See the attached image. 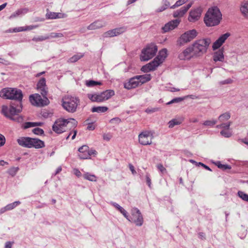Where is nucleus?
Returning <instances> with one entry per match:
<instances>
[{
	"label": "nucleus",
	"mask_w": 248,
	"mask_h": 248,
	"mask_svg": "<svg viewBox=\"0 0 248 248\" xmlns=\"http://www.w3.org/2000/svg\"><path fill=\"white\" fill-rule=\"evenodd\" d=\"M35 124L33 122H26L23 124L22 127L24 129H27L30 127L35 126Z\"/></svg>",
	"instance_id": "obj_50"
},
{
	"label": "nucleus",
	"mask_w": 248,
	"mask_h": 248,
	"mask_svg": "<svg viewBox=\"0 0 248 248\" xmlns=\"http://www.w3.org/2000/svg\"><path fill=\"white\" fill-rule=\"evenodd\" d=\"M32 132L34 134H35L36 135H42L44 134L43 130L39 127H36V128H34L32 130Z\"/></svg>",
	"instance_id": "obj_51"
},
{
	"label": "nucleus",
	"mask_w": 248,
	"mask_h": 248,
	"mask_svg": "<svg viewBox=\"0 0 248 248\" xmlns=\"http://www.w3.org/2000/svg\"><path fill=\"white\" fill-rule=\"evenodd\" d=\"M31 138L21 137L17 140L18 144L22 147L30 148Z\"/></svg>",
	"instance_id": "obj_22"
},
{
	"label": "nucleus",
	"mask_w": 248,
	"mask_h": 248,
	"mask_svg": "<svg viewBox=\"0 0 248 248\" xmlns=\"http://www.w3.org/2000/svg\"><path fill=\"white\" fill-rule=\"evenodd\" d=\"M132 219L133 222L138 226H141L143 222L142 216L140 211L137 208H133L132 210Z\"/></svg>",
	"instance_id": "obj_12"
},
{
	"label": "nucleus",
	"mask_w": 248,
	"mask_h": 248,
	"mask_svg": "<svg viewBox=\"0 0 248 248\" xmlns=\"http://www.w3.org/2000/svg\"><path fill=\"white\" fill-rule=\"evenodd\" d=\"M21 203L19 201H16L13 203L7 204L6 208L7 211L12 210Z\"/></svg>",
	"instance_id": "obj_35"
},
{
	"label": "nucleus",
	"mask_w": 248,
	"mask_h": 248,
	"mask_svg": "<svg viewBox=\"0 0 248 248\" xmlns=\"http://www.w3.org/2000/svg\"><path fill=\"white\" fill-rule=\"evenodd\" d=\"M113 30L115 34H116V36H117L125 32L126 30V28L125 27H122L114 29Z\"/></svg>",
	"instance_id": "obj_38"
},
{
	"label": "nucleus",
	"mask_w": 248,
	"mask_h": 248,
	"mask_svg": "<svg viewBox=\"0 0 248 248\" xmlns=\"http://www.w3.org/2000/svg\"><path fill=\"white\" fill-rule=\"evenodd\" d=\"M109 122L110 123L119 124V123H120L121 120L119 118L116 117V118L111 119Z\"/></svg>",
	"instance_id": "obj_58"
},
{
	"label": "nucleus",
	"mask_w": 248,
	"mask_h": 248,
	"mask_svg": "<svg viewBox=\"0 0 248 248\" xmlns=\"http://www.w3.org/2000/svg\"><path fill=\"white\" fill-rule=\"evenodd\" d=\"M233 80L231 78H228L219 82L220 85L229 84L232 83Z\"/></svg>",
	"instance_id": "obj_52"
},
{
	"label": "nucleus",
	"mask_w": 248,
	"mask_h": 248,
	"mask_svg": "<svg viewBox=\"0 0 248 248\" xmlns=\"http://www.w3.org/2000/svg\"><path fill=\"white\" fill-rule=\"evenodd\" d=\"M157 51V47L154 44H151L143 49L140 59L141 61H147L152 59L156 54Z\"/></svg>",
	"instance_id": "obj_7"
},
{
	"label": "nucleus",
	"mask_w": 248,
	"mask_h": 248,
	"mask_svg": "<svg viewBox=\"0 0 248 248\" xmlns=\"http://www.w3.org/2000/svg\"><path fill=\"white\" fill-rule=\"evenodd\" d=\"M114 95V92L111 90H106L100 93L88 94V98L93 102H101L108 99Z\"/></svg>",
	"instance_id": "obj_9"
},
{
	"label": "nucleus",
	"mask_w": 248,
	"mask_h": 248,
	"mask_svg": "<svg viewBox=\"0 0 248 248\" xmlns=\"http://www.w3.org/2000/svg\"><path fill=\"white\" fill-rule=\"evenodd\" d=\"M181 124V122L177 120L176 119H172L169 122V127L170 128H172L176 125H179Z\"/></svg>",
	"instance_id": "obj_47"
},
{
	"label": "nucleus",
	"mask_w": 248,
	"mask_h": 248,
	"mask_svg": "<svg viewBox=\"0 0 248 248\" xmlns=\"http://www.w3.org/2000/svg\"><path fill=\"white\" fill-rule=\"evenodd\" d=\"M232 123L229 122L227 123H222L220 124L217 125L216 127L217 128H224V130H228L230 128V126L231 124Z\"/></svg>",
	"instance_id": "obj_37"
},
{
	"label": "nucleus",
	"mask_w": 248,
	"mask_h": 248,
	"mask_svg": "<svg viewBox=\"0 0 248 248\" xmlns=\"http://www.w3.org/2000/svg\"><path fill=\"white\" fill-rule=\"evenodd\" d=\"M146 183L148 186L151 187V179L150 178V175L149 173H147L146 175Z\"/></svg>",
	"instance_id": "obj_56"
},
{
	"label": "nucleus",
	"mask_w": 248,
	"mask_h": 248,
	"mask_svg": "<svg viewBox=\"0 0 248 248\" xmlns=\"http://www.w3.org/2000/svg\"><path fill=\"white\" fill-rule=\"evenodd\" d=\"M116 36V34H115L114 30H109L105 33H104L103 36L104 37H111Z\"/></svg>",
	"instance_id": "obj_40"
},
{
	"label": "nucleus",
	"mask_w": 248,
	"mask_h": 248,
	"mask_svg": "<svg viewBox=\"0 0 248 248\" xmlns=\"http://www.w3.org/2000/svg\"><path fill=\"white\" fill-rule=\"evenodd\" d=\"M111 137L112 136L108 134H105L103 135V139L107 141H109Z\"/></svg>",
	"instance_id": "obj_59"
},
{
	"label": "nucleus",
	"mask_w": 248,
	"mask_h": 248,
	"mask_svg": "<svg viewBox=\"0 0 248 248\" xmlns=\"http://www.w3.org/2000/svg\"><path fill=\"white\" fill-rule=\"evenodd\" d=\"M83 178L90 181L96 182L97 181V177L93 174H91L89 172H86L83 174Z\"/></svg>",
	"instance_id": "obj_30"
},
{
	"label": "nucleus",
	"mask_w": 248,
	"mask_h": 248,
	"mask_svg": "<svg viewBox=\"0 0 248 248\" xmlns=\"http://www.w3.org/2000/svg\"><path fill=\"white\" fill-rule=\"evenodd\" d=\"M215 165L219 168L222 170H230L232 168L230 165L227 164H222L220 161H217L215 163Z\"/></svg>",
	"instance_id": "obj_34"
},
{
	"label": "nucleus",
	"mask_w": 248,
	"mask_h": 248,
	"mask_svg": "<svg viewBox=\"0 0 248 248\" xmlns=\"http://www.w3.org/2000/svg\"><path fill=\"white\" fill-rule=\"evenodd\" d=\"M88 153L90 154V156L92 155H95L97 154V152L94 149H88Z\"/></svg>",
	"instance_id": "obj_63"
},
{
	"label": "nucleus",
	"mask_w": 248,
	"mask_h": 248,
	"mask_svg": "<svg viewBox=\"0 0 248 248\" xmlns=\"http://www.w3.org/2000/svg\"><path fill=\"white\" fill-rule=\"evenodd\" d=\"M89 147L83 145L78 149L79 154L78 156L80 159H86L90 158V154L88 153Z\"/></svg>",
	"instance_id": "obj_19"
},
{
	"label": "nucleus",
	"mask_w": 248,
	"mask_h": 248,
	"mask_svg": "<svg viewBox=\"0 0 248 248\" xmlns=\"http://www.w3.org/2000/svg\"><path fill=\"white\" fill-rule=\"evenodd\" d=\"M31 146L30 148L34 147L36 149L42 148L45 147V143L43 141L36 138H31Z\"/></svg>",
	"instance_id": "obj_23"
},
{
	"label": "nucleus",
	"mask_w": 248,
	"mask_h": 248,
	"mask_svg": "<svg viewBox=\"0 0 248 248\" xmlns=\"http://www.w3.org/2000/svg\"><path fill=\"white\" fill-rule=\"evenodd\" d=\"M106 25V23L105 22L101 20H97L90 24L87 27V29L89 30H94L99 29L103 27H105Z\"/></svg>",
	"instance_id": "obj_21"
},
{
	"label": "nucleus",
	"mask_w": 248,
	"mask_h": 248,
	"mask_svg": "<svg viewBox=\"0 0 248 248\" xmlns=\"http://www.w3.org/2000/svg\"><path fill=\"white\" fill-rule=\"evenodd\" d=\"M46 79L42 78L39 80L37 84V89L40 91L42 95L44 97L43 98L38 93L31 94L30 96V101L33 105L44 106L49 104V101L46 97L47 89L46 87Z\"/></svg>",
	"instance_id": "obj_2"
},
{
	"label": "nucleus",
	"mask_w": 248,
	"mask_h": 248,
	"mask_svg": "<svg viewBox=\"0 0 248 248\" xmlns=\"http://www.w3.org/2000/svg\"><path fill=\"white\" fill-rule=\"evenodd\" d=\"M198 35L196 30H189L183 33L177 40V44L181 46L193 40Z\"/></svg>",
	"instance_id": "obj_8"
},
{
	"label": "nucleus",
	"mask_w": 248,
	"mask_h": 248,
	"mask_svg": "<svg viewBox=\"0 0 248 248\" xmlns=\"http://www.w3.org/2000/svg\"><path fill=\"white\" fill-rule=\"evenodd\" d=\"M5 138L3 135L0 134V147L3 146L5 143Z\"/></svg>",
	"instance_id": "obj_54"
},
{
	"label": "nucleus",
	"mask_w": 248,
	"mask_h": 248,
	"mask_svg": "<svg viewBox=\"0 0 248 248\" xmlns=\"http://www.w3.org/2000/svg\"><path fill=\"white\" fill-rule=\"evenodd\" d=\"M186 0H177L175 3L170 7L171 9H174L176 7H179L183 4L185 3L186 2Z\"/></svg>",
	"instance_id": "obj_46"
},
{
	"label": "nucleus",
	"mask_w": 248,
	"mask_h": 248,
	"mask_svg": "<svg viewBox=\"0 0 248 248\" xmlns=\"http://www.w3.org/2000/svg\"><path fill=\"white\" fill-rule=\"evenodd\" d=\"M129 168L133 174H136L137 172L134 169V167L132 164H129Z\"/></svg>",
	"instance_id": "obj_62"
},
{
	"label": "nucleus",
	"mask_w": 248,
	"mask_h": 248,
	"mask_svg": "<svg viewBox=\"0 0 248 248\" xmlns=\"http://www.w3.org/2000/svg\"><path fill=\"white\" fill-rule=\"evenodd\" d=\"M240 10L243 15H248V0H244L242 2Z\"/></svg>",
	"instance_id": "obj_27"
},
{
	"label": "nucleus",
	"mask_w": 248,
	"mask_h": 248,
	"mask_svg": "<svg viewBox=\"0 0 248 248\" xmlns=\"http://www.w3.org/2000/svg\"><path fill=\"white\" fill-rule=\"evenodd\" d=\"M139 80L137 76L130 78L128 81L124 83V87L128 90L135 88L139 86H140Z\"/></svg>",
	"instance_id": "obj_14"
},
{
	"label": "nucleus",
	"mask_w": 248,
	"mask_h": 248,
	"mask_svg": "<svg viewBox=\"0 0 248 248\" xmlns=\"http://www.w3.org/2000/svg\"><path fill=\"white\" fill-rule=\"evenodd\" d=\"M47 39H48V37L47 35H46L34 37L32 38V40L34 42H41Z\"/></svg>",
	"instance_id": "obj_41"
},
{
	"label": "nucleus",
	"mask_w": 248,
	"mask_h": 248,
	"mask_svg": "<svg viewBox=\"0 0 248 248\" xmlns=\"http://www.w3.org/2000/svg\"><path fill=\"white\" fill-rule=\"evenodd\" d=\"M237 194L238 196L243 201L248 202V194L241 191H238Z\"/></svg>",
	"instance_id": "obj_39"
},
{
	"label": "nucleus",
	"mask_w": 248,
	"mask_h": 248,
	"mask_svg": "<svg viewBox=\"0 0 248 248\" xmlns=\"http://www.w3.org/2000/svg\"><path fill=\"white\" fill-rule=\"evenodd\" d=\"M47 36L48 39L52 38H61L63 37V34L62 33L51 32Z\"/></svg>",
	"instance_id": "obj_42"
},
{
	"label": "nucleus",
	"mask_w": 248,
	"mask_h": 248,
	"mask_svg": "<svg viewBox=\"0 0 248 248\" xmlns=\"http://www.w3.org/2000/svg\"><path fill=\"white\" fill-rule=\"evenodd\" d=\"M158 66V63L153 60L151 62L143 66L141 68V70L143 72L147 73L151 71H154Z\"/></svg>",
	"instance_id": "obj_20"
},
{
	"label": "nucleus",
	"mask_w": 248,
	"mask_h": 248,
	"mask_svg": "<svg viewBox=\"0 0 248 248\" xmlns=\"http://www.w3.org/2000/svg\"><path fill=\"white\" fill-rule=\"evenodd\" d=\"M59 15L58 13L49 12L46 14V16L48 19H56L60 18Z\"/></svg>",
	"instance_id": "obj_36"
},
{
	"label": "nucleus",
	"mask_w": 248,
	"mask_h": 248,
	"mask_svg": "<svg viewBox=\"0 0 248 248\" xmlns=\"http://www.w3.org/2000/svg\"><path fill=\"white\" fill-rule=\"evenodd\" d=\"M74 173L78 177L82 175L81 172L77 169H75L74 170Z\"/></svg>",
	"instance_id": "obj_61"
},
{
	"label": "nucleus",
	"mask_w": 248,
	"mask_h": 248,
	"mask_svg": "<svg viewBox=\"0 0 248 248\" xmlns=\"http://www.w3.org/2000/svg\"><path fill=\"white\" fill-rule=\"evenodd\" d=\"M220 134L225 138H229L232 136V133L228 130H223L220 132Z\"/></svg>",
	"instance_id": "obj_49"
},
{
	"label": "nucleus",
	"mask_w": 248,
	"mask_h": 248,
	"mask_svg": "<svg viewBox=\"0 0 248 248\" xmlns=\"http://www.w3.org/2000/svg\"><path fill=\"white\" fill-rule=\"evenodd\" d=\"M221 14L217 7L209 9L204 18V21L207 26L218 25L221 19Z\"/></svg>",
	"instance_id": "obj_4"
},
{
	"label": "nucleus",
	"mask_w": 248,
	"mask_h": 248,
	"mask_svg": "<svg viewBox=\"0 0 248 248\" xmlns=\"http://www.w3.org/2000/svg\"><path fill=\"white\" fill-rule=\"evenodd\" d=\"M167 49L163 48L159 51L158 55L154 59V61L158 63V66L162 63L167 56Z\"/></svg>",
	"instance_id": "obj_18"
},
{
	"label": "nucleus",
	"mask_w": 248,
	"mask_h": 248,
	"mask_svg": "<svg viewBox=\"0 0 248 248\" xmlns=\"http://www.w3.org/2000/svg\"><path fill=\"white\" fill-rule=\"evenodd\" d=\"M231 117L230 113L229 112H225L218 117L219 121L221 123L227 121Z\"/></svg>",
	"instance_id": "obj_32"
},
{
	"label": "nucleus",
	"mask_w": 248,
	"mask_h": 248,
	"mask_svg": "<svg viewBox=\"0 0 248 248\" xmlns=\"http://www.w3.org/2000/svg\"><path fill=\"white\" fill-rule=\"evenodd\" d=\"M101 83L100 82H99L97 81H95L94 80H92L87 81L86 83V85L88 87H93V86H95L97 85H101Z\"/></svg>",
	"instance_id": "obj_45"
},
{
	"label": "nucleus",
	"mask_w": 248,
	"mask_h": 248,
	"mask_svg": "<svg viewBox=\"0 0 248 248\" xmlns=\"http://www.w3.org/2000/svg\"><path fill=\"white\" fill-rule=\"evenodd\" d=\"M184 99V98H183V97H176V98H173L171 101L168 102L167 103V104L170 105V104H171L173 103H179V102H180L183 101Z\"/></svg>",
	"instance_id": "obj_48"
},
{
	"label": "nucleus",
	"mask_w": 248,
	"mask_h": 248,
	"mask_svg": "<svg viewBox=\"0 0 248 248\" xmlns=\"http://www.w3.org/2000/svg\"><path fill=\"white\" fill-rule=\"evenodd\" d=\"M79 103V100L78 98L69 95L64 96L62 99V106L69 112H75Z\"/></svg>",
	"instance_id": "obj_6"
},
{
	"label": "nucleus",
	"mask_w": 248,
	"mask_h": 248,
	"mask_svg": "<svg viewBox=\"0 0 248 248\" xmlns=\"http://www.w3.org/2000/svg\"><path fill=\"white\" fill-rule=\"evenodd\" d=\"M24 29L22 27H20L18 28H15L13 29V32H20V31H23Z\"/></svg>",
	"instance_id": "obj_60"
},
{
	"label": "nucleus",
	"mask_w": 248,
	"mask_h": 248,
	"mask_svg": "<svg viewBox=\"0 0 248 248\" xmlns=\"http://www.w3.org/2000/svg\"><path fill=\"white\" fill-rule=\"evenodd\" d=\"M22 27L24 29V31H26L27 30H33V29L36 28L37 27V26H34V25H30V26H27Z\"/></svg>",
	"instance_id": "obj_57"
},
{
	"label": "nucleus",
	"mask_w": 248,
	"mask_h": 248,
	"mask_svg": "<svg viewBox=\"0 0 248 248\" xmlns=\"http://www.w3.org/2000/svg\"><path fill=\"white\" fill-rule=\"evenodd\" d=\"M95 126L93 124H89L87 127V129L89 130H93Z\"/></svg>",
	"instance_id": "obj_64"
},
{
	"label": "nucleus",
	"mask_w": 248,
	"mask_h": 248,
	"mask_svg": "<svg viewBox=\"0 0 248 248\" xmlns=\"http://www.w3.org/2000/svg\"><path fill=\"white\" fill-rule=\"evenodd\" d=\"M157 169L160 170V171L164 174L166 172V169L163 167V165L161 164H159L157 165Z\"/></svg>",
	"instance_id": "obj_53"
},
{
	"label": "nucleus",
	"mask_w": 248,
	"mask_h": 248,
	"mask_svg": "<svg viewBox=\"0 0 248 248\" xmlns=\"http://www.w3.org/2000/svg\"><path fill=\"white\" fill-rule=\"evenodd\" d=\"M211 43V40L210 38H203L196 40L191 45V46L194 54L198 57L206 53Z\"/></svg>",
	"instance_id": "obj_5"
},
{
	"label": "nucleus",
	"mask_w": 248,
	"mask_h": 248,
	"mask_svg": "<svg viewBox=\"0 0 248 248\" xmlns=\"http://www.w3.org/2000/svg\"><path fill=\"white\" fill-rule=\"evenodd\" d=\"M223 51L219 49L214 53L213 59L215 62H223L224 60Z\"/></svg>",
	"instance_id": "obj_26"
},
{
	"label": "nucleus",
	"mask_w": 248,
	"mask_h": 248,
	"mask_svg": "<svg viewBox=\"0 0 248 248\" xmlns=\"http://www.w3.org/2000/svg\"><path fill=\"white\" fill-rule=\"evenodd\" d=\"M202 12V10L200 7L191 10L189 13L188 20L192 22L198 20L201 16Z\"/></svg>",
	"instance_id": "obj_13"
},
{
	"label": "nucleus",
	"mask_w": 248,
	"mask_h": 248,
	"mask_svg": "<svg viewBox=\"0 0 248 248\" xmlns=\"http://www.w3.org/2000/svg\"><path fill=\"white\" fill-rule=\"evenodd\" d=\"M112 204L128 220H130L128 218L127 212L120 205L116 202H112Z\"/></svg>",
	"instance_id": "obj_28"
},
{
	"label": "nucleus",
	"mask_w": 248,
	"mask_h": 248,
	"mask_svg": "<svg viewBox=\"0 0 248 248\" xmlns=\"http://www.w3.org/2000/svg\"><path fill=\"white\" fill-rule=\"evenodd\" d=\"M78 124V122L74 119H58L52 126L53 130L57 134H61L68 130L75 128Z\"/></svg>",
	"instance_id": "obj_3"
},
{
	"label": "nucleus",
	"mask_w": 248,
	"mask_h": 248,
	"mask_svg": "<svg viewBox=\"0 0 248 248\" xmlns=\"http://www.w3.org/2000/svg\"><path fill=\"white\" fill-rule=\"evenodd\" d=\"M19 168L18 167H12L8 170V173L12 176H14L18 171Z\"/></svg>",
	"instance_id": "obj_43"
},
{
	"label": "nucleus",
	"mask_w": 248,
	"mask_h": 248,
	"mask_svg": "<svg viewBox=\"0 0 248 248\" xmlns=\"http://www.w3.org/2000/svg\"><path fill=\"white\" fill-rule=\"evenodd\" d=\"M29 12V9L27 8H21L17 10L14 12L9 17L10 19L16 18L18 16H21L27 14Z\"/></svg>",
	"instance_id": "obj_24"
},
{
	"label": "nucleus",
	"mask_w": 248,
	"mask_h": 248,
	"mask_svg": "<svg viewBox=\"0 0 248 248\" xmlns=\"http://www.w3.org/2000/svg\"><path fill=\"white\" fill-rule=\"evenodd\" d=\"M192 50L191 45L189 46L179 54V58L181 60H189L192 58L197 57Z\"/></svg>",
	"instance_id": "obj_11"
},
{
	"label": "nucleus",
	"mask_w": 248,
	"mask_h": 248,
	"mask_svg": "<svg viewBox=\"0 0 248 248\" xmlns=\"http://www.w3.org/2000/svg\"><path fill=\"white\" fill-rule=\"evenodd\" d=\"M153 137V134L151 131H143L139 135V143L143 145L151 144L152 142Z\"/></svg>",
	"instance_id": "obj_10"
},
{
	"label": "nucleus",
	"mask_w": 248,
	"mask_h": 248,
	"mask_svg": "<svg viewBox=\"0 0 248 248\" xmlns=\"http://www.w3.org/2000/svg\"><path fill=\"white\" fill-rule=\"evenodd\" d=\"M192 2L189 3L186 6H183L179 10L173 12V15L174 17H182L191 7Z\"/></svg>",
	"instance_id": "obj_16"
},
{
	"label": "nucleus",
	"mask_w": 248,
	"mask_h": 248,
	"mask_svg": "<svg viewBox=\"0 0 248 248\" xmlns=\"http://www.w3.org/2000/svg\"><path fill=\"white\" fill-rule=\"evenodd\" d=\"M159 110V108H148L146 109L145 112L148 113H151Z\"/></svg>",
	"instance_id": "obj_55"
},
{
	"label": "nucleus",
	"mask_w": 248,
	"mask_h": 248,
	"mask_svg": "<svg viewBox=\"0 0 248 248\" xmlns=\"http://www.w3.org/2000/svg\"><path fill=\"white\" fill-rule=\"evenodd\" d=\"M163 5L156 10V12H161L167 9L170 6V2L167 0H162Z\"/></svg>",
	"instance_id": "obj_33"
},
{
	"label": "nucleus",
	"mask_w": 248,
	"mask_h": 248,
	"mask_svg": "<svg viewBox=\"0 0 248 248\" xmlns=\"http://www.w3.org/2000/svg\"><path fill=\"white\" fill-rule=\"evenodd\" d=\"M217 121L215 120H207L204 122L203 124L205 126H213L216 124Z\"/></svg>",
	"instance_id": "obj_44"
},
{
	"label": "nucleus",
	"mask_w": 248,
	"mask_h": 248,
	"mask_svg": "<svg viewBox=\"0 0 248 248\" xmlns=\"http://www.w3.org/2000/svg\"><path fill=\"white\" fill-rule=\"evenodd\" d=\"M140 85H142L149 81L151 79L150 74H145L142 75L137 76Z\"/></svg>",
	"instance_id": "obj_25"
},
{
	"label": "nucleus",
	"mask_w": 248,
	"mask_h": 248,
	"mask_svg": "<svg viewBox=\"0 0 248 248\" xmlns=\"http://www.w3.org/2000/svg\"><path fill=\"white\" fill-rule=\"evenodd\" d=\"M230 35L229 33H226L220 36L213 44L212 48L214 50L219 48Z\"/></svg>",
	"instance_id": "obj_15"
},
{
	"label": "nucleus",
	"mask_w": 248,
	"mask_h": 248,
	"mask_svg": "<svg viewBox=\"0 0 248 248\" xmlns=\"http://www.w3.org/2000/svg\"><path fill=\"white\" fill-rule=\"evenodd\" d=\"M108 108L107 107H93L92 108V111L93 112L97 113L105 112L108 110Z\"/></svg>",
	"instance_id": "obj_31"
},
{
	"label": "nucleus",
	"mask_w": 248,
	"mask_h": 248,
	"mask_svg": "<svg viewBox=\"0 0 248 248\" xmlns=\"http://www.w3.org/2000/svg\"><path fill=\"white\" fill-rule=\"evenodd\" d=\"M23 93L21 90L17 88H6L0 91V96L4 99L15 100L17 101L19 105L15 106L12 104L9 107L3 106L1 113L6 117L10 120L21 123L24 119L22 116L18 115L22 109L21 101L23 98Z\"/></svg>",
	"instance_id": "obj_1"
},
{
	"label": "nucleus",
	"mask_w": 248,
	"mask_h": 248,
	"mask_svg": "<svg viewBox=\"0 0 248 248\" xmlns=\"http://www.w3.org/2000/svg\"><path fill=\"white\" fill-rule=\"evenodd\" d=\"M180 21L179 19H175L172 20L166 24L165 26L162 27V30L164 32H166L170 30H172L178 26Z\"/></svg>",
	"instance_id": "obj_17"
},
{
	"label": "nucleus",
	"mask_w": 248,
	"mask_h": 248,
	"mask_svg": "<svg viewBox=\"0 0 248 248\" xmlns=\"http://www.w3.org/2000/svg\"><path fill=\"white\" fill-rule=\"evenodd\" d=\"M84 56V54L82 53H77L75 55H74L73 56L69 58L67 62L69 63H73L77 62L78 60L81 59Z\"/></svg>",
	"instance_id": "obj_29"
}]
</instances>
